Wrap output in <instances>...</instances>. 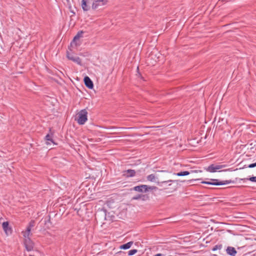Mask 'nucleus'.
Returning <instances> with one entry per match:
<instances>
[{
	"instance_id": "cd10ccee",
	"label": "nucleus",
	"mask_w": 256,
	"mask_h": 256,
	"mask_svg": "<svg viewBox=\"0 0 256 256\" xmlns=\"http://www.w3.org/2000/svg\"><path fill=\"white\" fill-rule=\"evenodd\" d=\"M48 222H50V216H48Z\"/></svg>"
},
{
	"instance_id": "f8f14e48",
	"label": "nucleus",
	"mask_w": 256,
	"mask_h": 256,
	"mask_svg": "<svg viewBox=\"0 0 256 256\" xmlns=\"http://www.w3.org/2000/svg\"><path fill=\"white\" fill-rule=\"evenodd\" d=\"M88 0H82L81 6L82 10L87 12L90 10V6L88 4Z\"/></svg>"
},
{
	"instance_id": "39448f33",
	"label": "nucleus",
	"mask_w": 256,
	"mask_h": 256,
	"mask_svg": "<svg viewBox=\"0 0 256 256\" xmlns=\"http://www.w3.org/2000/svg\"><path fill=\"white\" fill-rule=\"evenodd\" d=\"M24 244L27 251L30 252L34 250V242L30 238L24 240Z\"/></svg>"
},
{
	"instance_id": "aec40b11",
	"label": "nucleus",
	"mask_w": 256,
	"mask_h": 256,
	"mask_svg": "<svg viewBox=\"0 0 256 256\" xmlns=\"http://www.w3.org/2000/svg\"><path fill=\"white\" fill-rule=\"evenodd\" d=\"M190 174V172L188 171H184V172H179L178 173H174V174L177 176H188Z\"/></svg>"
},
{
	"instance_id": "4be33fe9",
	"label": "nucleus",
	"mask_w": 256,
	"mask_h": 256,
	"mask_svg": "<svg viewBox=\"0 0 256 256\" xmlns=\"http://www.w3.org/2000/svg\"><path fill=\"white\" fill-rule=\"evenodd\" d=\"M137 252H138V250L136 249L131 250L128 251V255L130 256H132V255L134 254H136Z\"/></svg>"
},
{
	"instance_id": "1a4fd4ad",
	"label": "nucleus",
	"mask_w": 256,
	"mask_h": 256,
	"mask_svg": "<svg viewBox=\"0 0 256 256\" xmlns=\"http://www.w3.org/2000/svg\"><path fill=\"white\" fill-rule=\"evenodd\" d=\"M150 198L148 194H138L132 198V200H141L142 201H146L148 200Z\"/></svg>"
},
{
	"instance_id": "dca6fc26",
	"label": "nucleus",
	"mask_w": 256,
	"mask_h": 256,
	"mask_svg": "<svg viewBox=\"0 0 256 256\" xmlns=\"http://www.w3.org/2000/svg\"><path fill=\"white\" fill-rule=\"evenodd\" d=\"M133 243L134 242L132 241L129 242L126 244L121 245L120 248L122 250H128L132 246Z\"/></svg>"
},
{
	"instance_id": "c756f323",
	"label": "nucleus",
	"mask_w": 256,
	"mask_h": 256,
	"mask_svg": "<svg viewBox=\"0 0 256 256\" xmlns=\"http://www.w3.org/2000/svg\"><path fill=\"white\" fill-rule=\"evenodd\" d=\"M171 186V184H168V186Z\"/></svg>"
},
{
	"instance_id": "bb28decb",
	"label": "nucleus",
	"mask_w": 256,
	"mask_h": 256,
	"mask_svg": "<svg viewBox=\"0 0 256 256\" xmlns=\"http://www.w3.org/2000/svg\"><path fill=\"white\" fill-rule=\"evenodd\" d=\"M228 170H230V169H228V170H220V171H219L220 172H226V171H228Z\"/></svg>"
},
{
	"instance_id": "0eeeda50",
	"label": "nucleus",
	"mask_w": 256,
	"mask_h": 256,
	"mask_svg": "<svg viewBox=\"0 0 256 256\" xmlns=\"http://www.w3.org/2000/svg\"><path fill=\"white\" fill-rule=\"evenodd\" d=\"M108 0H94L92 8V10H96L100 6H102L106 4Z\"/></svg>"
},
{
	"instance_id": "6ab92c4d",
	"label": "nucleus",
	"mask_w": 256,
	"mask_h": 256,
	"mask_svg": "<svg viewBox=\"0 0 256 256\" xmlns=\"http://www.w3.org/2000/svg\"><path fill=\"white\" fill-rule=\"evenodd\" d=\"M240 180L243 181L244 182H245L246 180H250L252 182H256V176H252L250 178H240Z\"/></svg>"
},
{
	"instance_id": "7c9ffc66",
	"label": "nucleus",
	"mask_w": 256,
	"mask_h": 256,
	"mask_svg": "<svg viewBox=\"0 0 256 256\" xmlns=\"http://www.w3.org/2000/svg\"><path fill=\"white\" fill-rule=\"evenodd\" d=\"M161 172H164L165 171L164 170H162Z\"/></svg>"
},
{
	"instance_id": "ddd939ff",
	"label": "nucleus",
	"mask_w": 256,
	"mask_h": 256,
	"mask_svg": "<svg viewBox=\"0 0 256 256\" xmlns=\"http://www.w3.org/2000/svg\"><path fill=\"white\" fill-rule=\"evenodd\" d=\"M136 171L134 170L129 169L124 172L123 175L126 177H133L136 175Z\"/></svg>"
},
{
	"instance_id": "6e6552de",
	"label": "nucleus",
	"mask_w": 256,
	"mask_h": 256,
	"mask_svg": "<svg viewBox=\"0 0 256 256\" xmlns=\"http://www.w3.org/2000/svg\"><path fill=\"white\" fill-rule=\"evenodd\" d=\"M66 56L68 60H72L79 65H82V60L78 56H74L68 52H67Z\"/></svg>"
},
{
	"instance_id": "b1692460",
	"label": "nucleus",
	"mask_w": 256,
	"mask_h": 256,
	"mask_svg": "<svg viewBox=\"0 0 256 256\" xmlns=\"http://www.w3.org/2000/svg\"><path fill=\"white\" fill-rule=\"evenodd\" d=\"M255 166H256V162L249 164L248 167L250 168H253Z\"/></svg>"
},
{
	"instance_id": "4468645a",
	"label": "nucleus",
	"mask_w": 256,
	"mask_h": 256,
	"mask_svg": "<svg viewBox=\"0 0 256 256\" xmlns=\"http://www.w3.org/2000/svg\"><path fill=\"white\" fill-rule=\"evenodd\" d=\"M227 254L231 256H235L237 253L236 249L231 246H228L226 250Z\"/></svg>"
},
{
	"instance_id": "f257e3e1",
	"label": "nucleus",
	"mask_w": 256,
	"mask_h": 256,
	"mask_svg": "<svg viewBox=\"0 0 256 256\" xmlns=\"http://www.w3.org/2000/svg\"><path fill=\"white\" fill-rule=\"evenodd\" d=\"M88 114L87 110L86 108L80 110L77 113L75 118V120L80 125L84 124L88 120Z\"/></svg>"
},
{
	"instance_id": "a878e982",
	"label": "nucleus",
	"mask_w": 256,
	"mask_h": 256,
	"mask_svg": "<svg viewBox=\"0 0 256 256\" xmlns=\"http://www.w3.org/2000/svg\"><path fill=\"white\" fill-rule=\"evenodd\" d=\"M154 256H162V254H157L154 255Z\"/></svg>"
},
{
	"instance_id": "9b49d317",
	"label": "nucleus",
	"mask_w": 256,
	"mask_h": 256,
	"mask_svg": "<svg viewBox=\"0 0 256 256\" xmlns=\"http://www.w3.org/2000/svg\"><path fill=\"white\" fill-rule=\"evenodd\" d=\"M2 228L5 233L8 235V234H12V228L9 227V223L8 222H4L2 224Z\"/></svg>"
},
{
	"instance_id": "7ed1b4c3",
	"label": "nucleus",
	"mask_w": 256,
	"mask_h": 256,
	"mask_svg": "<svg viewBox=\"0 0 256 256\" xmlns=\"http://www.w3.org/2000/svg\"><path fill=\"white\" fill-rule=\"evenodd\" d=\"M212 182H208V181H202L201 182L202 184H210V185H214V186H220V185H224L226 184H229L231 183H234V182L232 180H222L220 181L218 179H212Z\"/></svg>"
},
{
	"instance_id": "f3484780",
	"label": "nucleus",
	"mask_w": 256,
	"mask_h": 256,
	"mask_svg": "<svg viewBox=\"0 0 256 256\" xmlns=\"http://www.w3.org/2000/svg\"><path fill=\"white\" fill-rule=\"evenodd\" d=\"M84 32L82 30H80L78 32L77 34L74 36L73 39V42H74L78 40L79 38L83 37V34Z\"/></svg>"
},
{
	"instance_id": "412c9836",
	"label": "nucleus",
	"mask_w": 256,
	"mask_h": 256,
	"mask_svg": "<svg viewBox=\"0 0 256 256\" xmlns=\"http://www.w3.org/2000/svg\"><path fill=\"white\" fill-rule=\"evenodd\" d=\"M222 248V244H217V245H216L214 246L212 248V251H216L218 250H221Z\"/></svg>"
},
{
	"instance_id": "20e7f679",
	"label": "nucleus",
	"mask_w": 256,
	"mask_h": 256,
	"mask_svg": "<svg viewBox=\"0 0 256 256\" xmlns=\"http://www.w3.org/2000/svg\"><path fill=\"white\" fill-rule=\"evenodd\" d=\"M146 179L148 180L151 182H156L157 183L158 185L160 186H162L164 184L168 183V182H178V180H168L162 182H156V177L154 174H150L148 175L146 177Z\"/></svg>"
},
{
	"instance_id": "a211bd4d",
	"label": "nucleus",
	"mask_w": 256,
	"mask_h": 256,
	"mask_svg": "<svg viewBox=\"0 0 256 256\" xmlns=\"http://www.w3.org/2000/svg\"><path fill=\"white\" fill-rule=\"evenodd\" d=\"M22 234L24 238V240L30 238V236L32 234L31 232L28 230V231L27 230H26L25 232H22Z\"/></svg>"
},
{
	"instance_id": "5701e85b",
	"label": "nucleus",
	"mask_w": 256,
	"mask_h": 256,
	"mask_svg": "<svg viewBox=\"0 0 256 256\" xmlns=\"http://www.w3.org/2000/svg\"><path fill=\"white\" fill-rule=\"evenodd\" d=\"M34 221L32 220L28 224L31 226L32 228L34 227Z\"/></svg>"
},
{
	"instance_id": "2eb2a0df",
	"label": "nucleus",
	"mask_w": 256,
	"mask_h": 256,
	"mask_svg": "<svg viewBox=\"0 0 256 256\" xmlns=\"http://www.w3.org/2000/svg\"><path fill=\"white\" fill-rule=\"evenodd\" d=\"M50 133L47 134L45 136V140L47 141H50L52 143L54 144V142L52 140L53 134L52 132L51 128L49 129Z\"/></svg>"
},
{
	"instance_id": "9d476101",
	"label": "nucleus",
	"mask_w": 256,
	"mask_h": 256,
	"mask_svg": "<svg viewBox=\"0 0 256 256\" xmlns=\"http://www.w3.org/2000/svg\"><path fill=\"white\" fill-rule=\"evenodd\" d=\"M84 81L85 86L90 89H92L94 88V84L92 81L88 76H86L84 78Z\"/></svg>"
},
{
	"instance_id": "f03ea898",
	"label": "nucleus",
	"mask_w": 256,
	"mask_h": 256,
	"mask_svg": "<svg viewBox=\"0 0 256 256\" xmlns=\"http://www.w3.org/2000/svg\"><path fill=\"white\" fill-rule=\"evenodd\" d=\"M158 188L155 186H149L146 184H141L135 186L132 188V190L140 192H148L157 190Z\"/></svg>"
},
{
	"instance_id": "c85d7f7f",
	"label": "nucleus",
	"mask_w": 256,
	"mask_h": 256,
	"mask_svg": "<svg viewBox=\"0 0 256 256\" xmlns=\"http://www.w3.org/2000/svg\"><path fill=\"white\" fill-rule=\"evenodd\" d=\"M190 180V181H193V180Z\"/></svg>"
},
{
	"instance_id": "423d86ee",
	"label": "nucleus",
	"mask_w": 256,
	"mask_h": 256,
	"mask_svg": "<svg viewBox=\"0 0 256 256\" xmlns=\"http://www.w3.org/2000/svg\"><path fill=\"white\" fill-rule=\"evenodd\" d=\"M225 166V165H218L212 164L210 165L207 168H206V170L207 172H215L218 170L221 169L223 168H224Z\"/></svg>"
},
{
	"instance_id": "393cba45",
	"label": "nucleus",
	"mask_w": 256,
	"mask_h": 256,
	"mask_svg": "<svg viewBox=\"0 0 256 256\" xmlns=\"http://www.w3.org/2000/svg\"><path fill=\"white\" fill-rule=\"evenodd\" d=\"M32 228L31 227V226H30V225L28 224V226H27V227H26V230H28V231H30V232H31Z\"/></svg>"
}]
</instances>
